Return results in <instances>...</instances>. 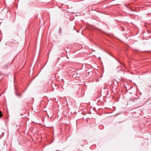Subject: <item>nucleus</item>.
<instances>
[{
    "instance_id": "obj_4",
    "label": "nucleus",
    "mask_w": 151,
    "mask_h": 151,
    "mask_svg": "<svg viewBox=\"0 0 151 151\" xmlns=\"http://www.w3.org/2000/svg\"><path fill=\"white\" fill-rule=\"evenodd\" d=\"M150 86L151 87V85H150Z\"/></svg>"
},
{
    "instance_id": "obj_2",
    "label": "nucleus",
    "mask_w": 151,
    "mask_h": 151,
    "mask_svg": "<svg viewBox=\"0 0 151 151\" xmlns=\"http://www.w3.org/2000/svg\"><path fill=\"white\" fill-rule=\"evenodd\" d=\"M16 94L17 96L20 97L21 96V95H22L21 94H17V93H16Z\"/></svg>"
},
{
    "instance_id": "obj_3",
    "label": "nucleus",
    "mask_w": 151,
    "mask_h": 151,
    "mask_svg": "<svg viewBox=\"0 0 151 151\" xmlns=\"http://www.w3.org/2000/svg\"><path fill=\"white\" fill-rule=\"evenodd\" d=\"M2 116V114L1 111H0V118Z\"/></svg>"
},
{
    "instance_id": "obj_1",
    "label": "nucleus",
    "mask_w": 151,
    "mask_h": 151,
    "mask_svg": "<svg viewBox=\"0 0 151 151\" xmlns=\"http://www.w3.org/2000/svg\"><path fill=\"white\" fill-rule=\"evenodd\" d=\"M12 63H7L5 64L2 67V68H8V66L10 65Z\"/></svg>"
}]
</instances>
